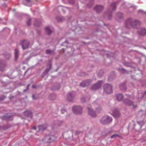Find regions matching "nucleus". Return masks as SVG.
Here are the masks:
<instances>
[{
    "label": "nucleus",
    "mask_w": 146,
    "mask_h": 146,
    "mask_svg": "<svg viewBox=\"0 0 146 146\" xmlns=\"http://www.w3.org/2000/svg\"><path fill=\"white\" fill-rule=\"evenodd\" d=\"M67 135V133H64V134L63 135V137H65V138H66V139H69V137H66V136Z\"/></svg>",
    "instance_id": "obj_38"
},
{
    "label": "nucleus",
    "mask_w": 146,
    "mask_h": 146,
    "mask_svg": "<svg viewBox=\"0 0 146 146\" xmlns=\"http://www.w3.org/2000/svg\"><path fill=\"white\" fill-rule=\"evenodd\" d=\"M103 83V81L100 80L98 81L96 84L93 85L91 88V89L92 90L95 91L99 89Z\"/></svg>",
    "instance_id": "obj_3"
},
{
    "label": "nucleus",
    "mask_w": 146,
    "mask_h": 146,
    "mask_svg": "<svg viewBox=\"0 0 146 146\" xmlns=\"http://www.w3.org/2000/svg\"><path fill=\"white\" fill-rule=\"evenodd\" d=\"M118 136V135L116 134H115L112 135L111 137V138H115Z\"/></svg>",
    "instance_id": "obj_37"
},
{
    "label": "nucleus",
    "mask_w": 146,
    "mask_h": 146,
    "mask_svg": "<svg viewBox=\"0 0 146 146\" xmlns=\"http://www.w3.org/2000/svg\"><path fill=\"white\" fill-rule=\"evenodd\" d=\"M24 114L26 116H29L31 118L32 117V112L29 111H26L24 112Z\"/></svg>",
    "instance_id": "obj_15"
},
{
    "label": "nucleus",
    "mask_w": 146,
    "mask_h": 146,
    "mask_svg": "<svg viewBox=\"0 0 146 146\" xmlns=\"http://www.w3.org/2000/svg\"><path fill=\"white\" fill-rule=\"evenodd\" d=\"M145 94H146V91H145Z\"/></svg>",
    "instance_id": "obj_56"
},
{
    "label": "nucleus",
    "mask_w": 146,
    "mask_h": 146,
    "mask_svg": "<svg viewBox=\"0 0 146 146\" xmlns=\"http://www.w3.org/2000/svg\"><path fill=\"white\" fill-rule=\"evenodd\" d=\"M6 65L5 62V61L0 60V70L1 71H3L5 69Z\"/></svg>",
    "instance_id": "obj_12"
},
{
    "label": "nucleus",
    "mask_w": 146,
    "mask_h": 146,
    "mask_svg": "<svg viewBox=\"0 0 146 146\" xmlns=\"http://www.w3.org/2000/svg\"><path fill=\"white\" fill-rule=\"evenodd\" d=\"M88 115L92 117H94L96 116V112L90 107H88Z\"/></svg>",
    "instance_id": "obj_8"
},
{
    "label": "nucleus",
    "mask_w": 146,
    "mask_h": 146,
    "mask_svg": "<svg viewBox=\"0 0 146 146\" xmlns=\"http://www.w3.org/2000/svg\"><path fill=\"white\" fill-rule=\"evenodd\" d=\"M79 133V131H77L76 132V134H78Z\"/></svg>",
    "instance_id": "obj_44"
},
{
    "label": "nucleus",
    "mask_w": 146,
    "mask_h": 146,
    "mask_svg": "<svg viewBox=\"0 0 146 146\" xmlns=\"http://www.w3.org/2000/svg\"><path fill=\"white\" fill-rule=\"evenodd\" d=\"M35 25L36 26H38V25H36V23H35Z\"/></svg>",
    "instance_id": "obj_51"
},
{
    "label": "nucleus",
    "mask_w": 146,
    "mask_h": 146,
    "mask_svg": "<svg viewBox=\"0 0 146 146\" xmlns=\"http://www.w3.org/2000/svg\"><path fill=\"white\" fill-rule=\"evenodd\" d=\"M56 19L59 22L62 21L64 20V18L62 17L57 16L56 17Z\"/></svg>",
    "instance_id": "obj_22"
},
{
    "label": "nucleus",
    "mask_w": 146,
    "mask_h": 146,
    "mask_svg": "<svg viewBox=\"0 0 146 146\" xmlns=\"http://www.w3.org/2000/svg\"><path fill=\"white\" fill-rule=\"evenodd\" d=\"M54 140V137L51 135L45 136L42 139L44 143H50Z\"/></svg>",
    "instance_id": "obj_2"
},
{
    "label": "nucleus",
    "mask_w": 146,
    "mask_h": 146,
    "mask_svg": "<svg viewBox=\"0 0 146 146\" xmlns=\"http://www.w3.org/2000/svg\"><path fill=\"white\" fill-rule=\"evenodd\" d=\"M19 50L18 49H15V58L16 60L17 59L19 55Z\"/></svg>",
    "instance_id": "obj_23"
},
{
    "label": "nucleus",
    "mask_w": 146,
    "mask_h": 146,
    "mask_svg": "<svg viewBox=\"0 0 146 146\" xmlns=\"http://www.w3.org/2000/svg\"><path fill=\"white\" fill-rule=\"evenodd\" d=\"M49 98L50 100H54L56 98V96L54 94H51L49 96Z\"/></svg>",
    "instance_id": "obj_21"
},
{
    "label": "nucleus",
    "mask_w": 146,
    "mask_h": 146,
    "mask_svg": "<svg viewBox=\"0 0 146 146\" xmlns=\"http://www.w3.org/2000/svg\"><path fill=\"white\" fill-rule=\"evenodd\" d=\"M30 86V84H28V85L27 86L29 87Z\"/></svg>",
    "instance_id": "obj_49"
},
{
    "label": "nucleus",
    "mask_w": 146,
    "mask_h": 146,
    "mask_svg": "<svg viewBox=\"0 0 146 146\" xmlns=\"http://www.w3.org/2000/svg\"><path fill=\"white\" fill-rule=\"evenodd\" d=\"M110 121L112 120L110 118Z\"/></svg>",
    "instance_id": "obj_55"
},
{
    "label": "nucleus",
    "mask_w": 146,
    "mask_h": 146,
    "mask_svg": "<svg viewBox=\"0 0 146 146\" xmlns=\"http://www.w3.org/2000/svg\"><path fill=\"white\" fill-rule=\"evenodd\" d=\"M30 86V84H28V85L27 86L29 87Z\"/></svg>",
    "instance_id": "obj_50"
},
{
    "label": "nucleus",
    "mask_w": 146,
    "mask_h": 146,
    "mask_svg": "<svg viewBox=\"0 0 146 146\" xmlns=\"http://www.w3.org/2000/svg\"><path fill=\"white\" fill-rule=\"evenodd\" d=\"M91 82V80H87L81 83L80 85L83 87L87 86L90 84Z\"/></svg>",
    "instance_id": "obj_11"
},
{
    "label": "nucleus",
    "mask_w": 146,
    "mask_h": 146,
    "mask_svg": "<svg viewBox=\"0 0 146 146\" xmlns=\"http://www.w3.org/2000/svg\"><path fill=\"white\" fill-rule=\"evenodd\" d=\"M112 114L114 117L115 118H117L120 115L119 112L117 110H115L113 112V113Z\"/></svg>",
    "instance_id": "obj_14"
},
{
    "label": "nucleus",
    "mask_w": 146,
    "mask_h": 146,
    "mask_svg": "<svg viewBox=\"0 0 146 146\" xmlns=\"http://www.w3.org/2000/svg\"><path fill=\"white\" fill-rule=\"evenodd\" d=\"M29 87H28L27 86V89H25V90H24L23 91H24V92H26V91H27V90H28L29 89Z\"/></svg>",
    "instance_id": "obj_39"
},
{
    "label": "nucleus",
    "mask_w": 146,
    "mask_h": 146,
    "mask_svg": "<svg viewBox=\"0 0 146 146\" xmlns=\"http://www.w3.org/2000/svg\"><path fill=\"white\" fill-rule=\"evenodd\" d=\"M96 110L98 112H100L102 110V108L101 106H99L96 108Z\"/></svg>",
    "instance_id": "obj_32"
},
{
    "label": "nucleus",
    "mask_w": 146,
    "mask_h": 146,
    "mask_svg": "<svg viewBox=\"0 0 146 146\" xmlns=\"http://www.w3.org/2000/svg\"><path fill=\"white\" fill-rule=\"evenodd\" d=\"M138 33L141 35H143L146 34V29L144 28L141 29L138 32Z\"/></svg>",
    "instance_id": "obj_16"
},
{
    "label": "nucleus",
    "mask_w": 146,
    "mask_h": 146,
    "mask_svg": "<svg viewBox=\"0 0 146 146\" xmlns=\"http://www.w3.org/2000/svg\"><path fill=\"white\" fill-rule=\"evenodd\" d=\"M23 3L25 5H30L31 4L30 0H23Z\"/></svg>",
    "instance_id": "obj_18"
},
{
    "label": "nucleus",
    "mask_w": 146,
    "mask_h": 146,
    "mask_svg": "<svg viewBox=\"0 0 146 146\" xmlns=\"http://www.w3.org/2000/svg\"><path fill=\"white\" fill-rule=\"evenodd\" d=\"M133 102L129 100H127L126 102V104L129 106H132L133 105Z\"/></svg>",
    "instance_id": "obj_30"
},
{
    "label": "nucleus",
    "mask_w": 146,
    "mask_h": 146,
    "mask_svg": "<svg viewBox=\"0 0 146 146\" xmlns=\"http://www.w3.org/2000/svg\"><path fill=\"white\" fill-rule=\"evenodd\" d=\"M120 89L123 90H125L126 89V87L124 84H122L120 85Z\"/></svg>",
    "instance_id": "obj_25"
},
{
    "label": "nucleus",
    "mask_w": 146,
    "mask_h": 146,
    "mask_svg": "<svg viewBox=\"0 0 146 146\" xmlns=\"http://www.w3.org/2000/svg\"><path fill=\"white\" fill-rule=\"evenodd\" d=\"M76 93L72 91L69 92L67 95L66 99L69 101L72 102L75 97Z\"/></svg>",
    "instance_id": "obj_1"
},
{
    "label": "nucleus",
    "mask_w": 146,
    "mask_h": 146,
    "mask_svg": "<svg viewBox=\"0 0 146 146\" xmlns=\"http://www.w3.org/2000/svg\"><path fill=\"white\" fill-rule=\"evenodd\" d=\"M61 112L62 114L65 113L66 112V110L64 109H62L61 110Z\"/></svg>",
    "instance_id": "obj_36"
},
{
    "label": "nucleus",
    "mask_w": 146,
    "mask_h": 146,
    "mask_svg": "<svg viewBox=\"0 0 146 146\" xmlns=\"http://www.w3.org/2000/svg\"><path fill=\"white\" fill-rule=\"evenodd\" d=\"M47 125L46 124L39 125L38 127L39 130L40 131H43L47 128Z\"/></svg>",
    "instance_id": "obj_13"
},
{
    "label": "nucleus",
    "mask_w": 146,
    "mask_h": 146,
    "mask_svg": "<svg viewBox=\"0 0 146 146\" xmlns=\"http://www.w3.org/2000/svg\"><path fill=\"white\" fill-rule=\"evenodd\" d=\"M32 98H33V99H36V98H35V95H32Z\"/></svg>",
    "instance_id": "obj_40"
},
{
    "label": "nucleus",
    "mask_w": 146,
    "mask_h": 146,
    "mask_svg": "<svg viewBox=\"0 0 146 146\" xmlns=\"http://www.w3.org/2000/svg\"><path fill=\"white\" fill-rule=\"evenodd\" d=\"M110 117L109 115L103 116L100 120V123L103 125L108 124L109 122Z\"/></svg>",
    "instance_id": "obj_7"
},
{
    "label": "nucleus",
    "mask_w": 146,
    "mask_h": 146,
    "mask_svg": "<svg viewBox=\"0 0 146 146\" xmlns=\"http://www.w3.org/2000/svg\"><path fill=\"white\" fill-rule=\"evenodd\" d=\"M111 7H113V10L114 11V10L115 9H116V3H113V4H112L111 6Z\"/></svg>",
    "instance_id": "obj_33"
},
{
    "label": "nucleus",
    "mask_w": 146,
    "mask_h": 146,
    "mask_svg": "<svg viewBox=\"0 0 146 146\" xmlns=\"http://www.w3.org/2000/svg\"><path fill=\"white\" fill-rule=\"evenodd\" d=\"M20 44L23 50L27 48L30 44L29 41L27 40H22L20 42Z\"/></svg>",
    "instance_id": "obj_4"
},
{
    "label": "nucleus",
    "mask_w": 146,
    "mask_h": 146,
    "mask_svg": "<svg viewBox=\"0 0 146 146\" xmlns=\"http://www.w3.org/2000/svg\"><path fill=\"white\" fill-rule=\"evenodd\" d=\"M3 100V98H0V101L1 100Z\"/></svg>",
    "instance_id": "obj_45"
},
{
    "label": "nucleus",
    "mask_w": 146,
    "mask_h": 146,
    "mask_svg": "<svg viewBox=\"0 0 146 146\" xmlns=\"http://www.w3.org/2000/svg\"><path fill=\"white\" fill-rule=\"evenodd\" d=\"M32 88H35L36 87V86L35 85H33L32 86Z\"/></svg>",
    "instance_id": "obj_41"
},
{
    "label": "nucleus",
    "mask_w": 146,
    "mask_h": 146,
    "mask_svg": "<svg viewBox=\"0 0 146 146\" xmlns=\"http://www.w3.org/2000/svg\"><path fill=\"white\" fill-rule=\"evenodd\" d=\"M15 9H13V11H15Z\"/></svg>",
    "instance_id": "obj_54"
},
{
    "label": "nucleus",
    "mask_w": 146,
    "mask_h": 146,
    "mask_svg": "<svg viewBox=\"0 0 146 146\" xmlns=\"http://www.w3.org/2000/svg\"><path fill=\"white\" fill-rule=\"evenodd\" d=\"M90 99L89 98H88L86 96H83L81 99V100L82 102L84 103L88 101Z\"/></svg>",
    "instance_id": "obj_17"
},
{
    "label": "nucleus",
    "mask_w": 146,
    "mask_h": 146,
    "mask_svg": "<svg viewBox=\"0 0 146 146\" xmlns=\"http://www.w3.org/2000/svg\"><path fill=\"white\" fill-rule=\"evenodd\" d=\"M121 14V13H119L117 14V15H118V16H119Z\"/></svg>",
    "instance_id": "obj_47"
},
{
    "label": "nucleus",
    "mask_w": 146,
    "mask_h": 146,
    "mask_svg": "<svg viewBox=\"0 0 146 146\" xmlns=\"http://www.w3.org/2000/svg\"><path fill=\"white\" fill-rule=\"evenodd\" d=\"M126 27L127 28H129L127 25H126Z\"/></svg>",
    "instance_id": "obj_53"
},
{
    "label": "nucleus",
    "mask_w": 146,
    "mask_h": 146,
    "mask_svg": "<svg viewBox=\"0 0 146 146\" xmlns=\"http://www.w3.org/2000/svg\"><path fill=\"white\" fill-rule=\"evenodd\" d=\"M111 92H112V91H111V86H110V93H111Z\"/></svg>",
    "instance_id": "obj_48"
},
{
    "label": "nucleus",
    "mask_w": 146,
    "mask_h": 146,
    "mask_svg": "<svg viewBox=\"0 0 146 146\" xmlns=\"http://www.w3.org/2000/svg\"><path fill=\"white\" fill-rule=\"evenodd\" d=\"M127 24H129L131 26H132L133 28H135V25H140V22L138 21H135L132 22L131 19L128 20L126 22Z\"/></svg>",
    "instance_id": "obj_6"
},
{
    "label": "nucleus",
    "mask_w": 146,
    "mask_h": 146,
    "mask_svg": "<svg viewBox=\"0 0 146 146\" xmlns=\"http://www.w3.org/2000/svg\"><path fill=\"white\" fill-rule=\"evenodd\" d=\"M11 117V116L10 115H4V116H3L2 118V119H3V120H7V119H9V118H10Z\"/></svg>",
    "instance_id": "obj_27"
},
{
    "label": "nucleus",
    "mask_w": 146,
    "mask_h": 146,
    "mask_svg": "<svg viewBox=\"0 0 146 146\" xmlns=\"http://www.w3.org/2000/svg\"><path fill=\"white\" fill-rule=\"evenodd\" d=\"M64 43H68V42L67 41H66L64 42Z\"/></svg>",
    "instance_id": "obj_46"
},
{
    "label": "nucleus",
    "mask_w": 146,
    "mask_h": 146,
    "mask_svg": "<svg viewBox=\"0 0 146 146\" xmlns=\"http://www.w3.org/2000/svg\"><path fill=\"white\" fill-rule=\"evenodd\" d=\"M116 98L118 100L120 101L123 98V95L121 94H118L116 95Z\"/></svg>",
    "instance_id": "obj_19"
},
{
    "label": "nucleus",
    "mask_w": 146,
    "mask_h": 146,
    "mask_svg": "<svg viewBox=\"0 0 146 146\" xmlns=\"http://www.w3.org/2000/svg\"><path fill=\"white\" fill-rule=\"evenodd\" d=\"M60 86L59 85H58L57 87L55 86L54 87V88L52 89L53 90H58L60 88Z\"/></svg>",
    "instance_id": "obj_34"
},
{
    "label": "nucleus",
    "mask_w": 146,
    "mask_h": 146,
    "mask_svg": "<svg viewBox=\"0 0 146 146\" xmlns=\"http://www.w3.org/2000/svg\"><path fill=\"white\" fill-rule=\"evenodd\" d=\"M104 17L105 18L107 17L109 18L110 17V12L109 11H108L106 12L104 15Z\"/></svg>",
    "instance_id": "obj_26"
},
{
    "label": "nucleus",
    "mask_w": 146,
    "mask_h": 146,
    "mask_svg": "<svg viewBox=\"0 0 146 146\" xmlns=\"http://www.w3.org/2000/svg\"><path fill=\"white\" fill-rule=\"evenodd\" d=\"M104 92V93L108 94L110 92V85L108 84H106L103 86Z\"/></svg>",
    "instance_id": "obj_9"
},
{
    "label": "nucleus",
    "mask_w": 146,
    "mask_h": 146,
    "mask_svg": "<svg viewBox=\"0 0 146 146\" xmlns=\"http://www.w3.org/2000/svg\"><path fill=\"white\" fill-rule=\"evenodd\" d=\"M70 3L72 4H73L74 3V1L73 0L72 2H71L70 1Z\"/></svg>",
    "instance_id": "obj_43"
},
{
    "label": "nucleus",
    "mask_w": 146,
    "mask_h": 146,
    "mask_svg": "<svg viewBox=\"0 0 146 146\" xmlns=\"http://www.w3.org/2000/svg\"><path fill=\"white\" fill-rule=\"evenodd\" d=\"M5 58L7 59H9L11 57V55L9 53H6L5 54Z\"/></svg>",
    "instance_id": "obj_29"
},
{
    "label": "nucleus",
    "mask_w": 146,
    "mask_h": 146,
    "mask_svg": "<svg viewBox=\"0 0 146 146\" xmlns=\"http://www.w3.org/2000/svg\"><path fill=\"white\" fill-rule=\"evenodd\" d=\"M82 108L80 106H74L72 107L74 113L76 114H80L82 113Z\"/></svg>",
    "instance_id": "obj_5"
},
{
    "label": "nucleus",
    "mask_w": 146,
    "mask_h": 146,
    "mask_svg": "<svg viewBox=\"0 0 146 146\" xmlns=\"http://www.w3.org/2000/svg\"><path fill=\"white\" fill-rule=\"evenodd\" d=\"M45 31L46 33L48 35H50L52 33V31L48 27L45 28Z\"/></svg>",
    "instance_id": "obj_20"
},
{
    "label": "nucleus",
    "mask_w": 146,
    "mask_h": 146,
    "mask_svg": "<svg viewBox=\"0 0 146 146\" xmlns=\"http://www.w3.org/2000/svg\"><path fill=\"white\" fill-rule=\"evenodd\" d=\"M104 7L102 5H98L96 6L94 8V10L98 13L101 12L104 9Z\"/></svg>",
    "instance_id": "obj_10"
},
{
    "label": "nucleus",
    "mask_w": 146,
    "mask_h": 146,
    "mask_svg": "<svg viewBox=\"0 0 146 146\" xmlns=\"http://www.w3.org/2000/svg\"><path fill=\"white\" fill-rule=\"evenodd\" d=\"M50 68H51V66L50 65V67L49 68L46 69L45 71L43 73L42 76H44L46 74H47V73L50 71Z\"/></svg>",
    "instance_id": "obj_24"
},
{
    "label": "nucleus",
    "mask_w": 146,
    "mask_h": 146,
    "mask_svg": "<svg viewBox=\"0 0 146 146\" xmlns=\"http://www.w3.org/2000/svg\"><path fill=\"white\" fill-rule=\"evenodd\" d=\"M56 125L60 126L62 123V122L60 121H56L54 122Z\"/></svg>",
    "instance_id": "obj_28"
},
{
    "label": "nucleus",
    "mask_w": 146,
    "mask_h": 146,
    "mask_svg": "<svg viewBox=\"0 0 146 146\" xmlns=\"http://www.w3.org/2000/svg\"><path fill=\"white\" fill-rule=\"evenodd\" d=\"M32 129H35V130H36V126H34L33 127H32Z\"/></svg>",
    "instance_id": "obj_42"
},
{
    "label": "nucleus",
    "mask_w": 146,
    "mask_h": 146,
    "mask_svg": "<svg viewBox=\"0 0 146 146\" xmlns=\"http://www.w3.org/2000/svg\"><path fill=\"white\" fill-rule=\"evenodd\" d=\"M53 51L50 50H47L46 51V54H50L53 53Z\"/></svg>",
    "instance_id": "obj_31"
},
{
    "label": "nucleus",
    "mask_w": 146,
    "mask_h": 146,
    "mask_svg": "<svg viewBox=\"0 0 146 146\" xmlns=\"http://www.w3.org/2000/svg\"><path fill=\"white\" fill-rule=\"evenodd\" d=\"M104 26H107V24H104Z\"/></svg>",
    "instance_id": "obj_52"
},
{
    "label": "nucleus",
    "mask_w": 146,
    "mask_h": 146,
    "mask_svg": "<svg viewBox=\"0 0 146 146\" xmlns=\"http://www.w3.org/2000/svg\"><path fill=\"white\" fill-rule=\"evenodd\" d=\"M31 19H29L27 21V24L29 26L30 25H31Z\"/></svg>",
    "instance_id": "obj_35"
}]
</instances>
